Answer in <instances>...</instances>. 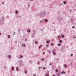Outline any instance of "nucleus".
<instances>
[{
  "mask_svg": "<svg viewBox=\"0 0 76 76\" xmlns=\"http://www.w3.org/2000/svg\"><path fill=\"white\" fill-rule=\"evenodd\" d=\"M53 54H54V56H55L56 54V53H55V51L54 50L53 52Z\"/></svg>",
  "mask_w": 76,
  "mask_h": 76,
  "instance_id": "1",
  "label": "nucleus"
},
{
  "mask_svg": "<svg viewBox=\"0 0 76 76\" xmlns=\"http://www.w3.org/2000/svg\"><path fill=\"white\" fill-rule=\"evenodd\" d=\"M15 13L16 14H17V13H18V10H16V11H15Z\"/></svg>",
  "mask_w": 76,
  "mask_h": 76,
  "instance_id": "2",
  "label": "nucleus"
},
{
  "mask_svg": "<svg viewBox=\"0 0 76 76\" xmlns=\"http://www.w3.org/2000/svg\"><path fill=\"white\" fill-rule=\"evenodd\" d=\"M2 22H4V18H2Z\"/></svg>",
  "mask_w": 76,
  "mask_h": 76,
  "instance_id": "3",
  "label": "nucleus"
},
{
  "mask_svg": "<svg viewBox=\"0 0 76 76\" xmlns=\"http://www.w3.org/2000/svg\"><path fill=\"white\" fill-rule=\"evenodd\" d=\"M46 46H47V47H49V45L48 44H47Z\"/></svg>",
  "mask_w": 76,
  "mask_h": 76,
  "instance_id": "4",
  "label": "nucleus"
},
{
  "mask_svg": "<svg viewBox=\"0 0 76 76\" xmlns=\"http://www.w3.org/2000/svg\"><path fill=\"white\" fill-rule=\"evenodd\" d=\"M63 3H64V4H66V1H64L63 2Z\"/></svg>",
  "mask_w": 76,
  "mask_h": 76,
  "instance_id": "5",
  "label": "nucleus"
},
{
  "mask_svg": "<svg viewBox=\"0 0 76 76\" xmlns=\"http://www.w3.org/2000/svg\"><path fill=\"white\" fill-rule=\"evenodd\" d=\"M61 74H63L64 73V74H65V72H61Z\"/></svg>",
  "mask_w": 76,
  "mask_h": 76,
  "instance_id": "6",
  "label": "nucleus"
},
{
  "mask_svg": "<svg viewBox=\"0 0 76 76\" xmlns=\"http://www.w3.org/2000/svg\"><path fill=\"white\" fill-rule=\"evenodd\" d=\"M45 22H47V21H48V20H47V19H45Z\"/></svg>",
  "mask_w": 76,
  "mask_h": 76,
  "instance_id": "7",
  "label": "nucleus"
},
{
  "mask_svg": "<svg viewBox=\"0 0 76 76\" xmlns=\"http://www.w3.org/2000/svg\"><path fill=\"white\" fill-rule=\"evenodd\" d=\"M57 45H58V46H61V45L60 44H58Z\"/></svg>",
  "mask_w": 76,
  "mask_h": 76,
  "instance_id": "8",
  "label": "nucleus"
},
{
  "mask_svg": "<svg viewBox=\"0 0 76 76\" xmlns=\"http://www.w3.org/2000/svg\"><path fill=\"white\" fill-rule=\"evenodd\" d=\"M60 41V42H62V41H61V39L59 40Z\"/></svg>",
  "mask_w": 76,
  "mask_h": 76,
  "instance_id": "9",
  "label": "nucleus"
},
{
  "mask_svg": "<svg viewBox=\"0 0 76 76\" xmlns=\"http://www.w3.org/2000/svg\"><path fill=\"white\" fill-rule=\"evenodd\" d=\"M13 69H14V67H12V70H13Z\"/></svg>",
  "mask_w": 76,
  "mask_h": 76,
  "instance_id": "10",
  "label": "nucleus"
},
{
  "mask_svg": "<svg viewBox=\"0 0 76 76\" xmlns=\"http://www.w3.org/2000/svg\"><path fill=\"white\" fill-rule=\"evenodd\" d=\"M10 56L8 57V58H11V56L9 55Z\"/></svg>",
  "mask_w": 76,
  "mask_h": 76,
  "instance_id": "11",
  "label": "nucleus"
},
{
  "mask_svg": "<svg viewBox=\"0 0 76 76\" xmlns=\"http://www.w3.org/2000/svg\"><path fill=\"white\" fill-rule=\"evenodd\" d=\"M18 32H19V33H20V29H19L18 31Z\"/></svg>",
  "mask_w": 76,
  "mask_h": 76,
  "instance_id": "12",
  "label": "nucleus"
},
{
  "mask_svg": "<svg viewBox=\"0 0 76 76\" xmlns=\"http://www.w3.org/2000/svg\"><path fill=\"white\" fill-rule=\"evenodd\" d=\"M8 38H10V35H8Z\"/></svg>",
  "mask_w": 76,
  "mask_h": 76,
  "instance_id": "13",
  "label": "nucleus"
},
{
  "mask_svg": "<svg viewBox=\"0 0 76 76\" xmlns=\"http://www.w3.org/2000/svg\"><path fill=\"white\" fill-rule=\"evenodd\" d=\"M49 53L50 54H51V53H50V51H49Z\"/></svg>",
  "mask_w": 76,
  "mask_h": 76,
  "instance_id": "14",
  "label": "nucleus"
},
{
  "mask_svg": "<svg viewBox=\"0 0 76 76\" xmlns=\"http://www.w3.org/2000/svg\"><path fill=\"white\" fill-rule=\"evenodd\" d=\"M25 74H26V73H27V72H26V71H25Z\"/></svg>",
  "mask_w": 76,
  "mask_h": 76,
  "instance_id": "15",
  "label": "nucleus"
},
{
  "mask_svg": "<svg viewBox=\"0 0 76 76\" xmlns=\"http://www.w3.org/2000/svg\"><path fill=\"white\" fill-rule=\"evenodd\" d=\"M75 28V26H73L72 27V28Z\"/></svg>",
  "mask_w": 76,
  "mask_h": 76,
  "instance_id": "16",
  "label": "nucleus"
},
{
  "mask_svg": "<svg viewBox=\"0 0 76 76\" xmlns=\"http://www.w3.org/2000/svg\"><path fill=\"white\" fill-rule=\"evenodd\" d=\"M64 66H65L66 67H67V66L66 65H64Z\"/></svg>",
  "mask_w": 76,
  "mask_h": 76,
  "instance_id": "17",
  "label": "nucleus"
},
{
  "mask_svg": "<svg viewBox=\"0 0 76 76\" xmlns=\"http://www.w3.org/2000/svg\"><path fill=\"white\" fill-rule=\"evenodd\" d=\"M37 43H38V42H35V44H36Z\"/></svg>",
  "mask_w": 76,
  "mask_h": 76,
  "instance_id": "18",
  "label": "nucleus"
},
{
  "mask_svg": "<svg viewBox=\"0 0 76 76\" xmlns=\"http://www.w3.org/2000/svg\"><path fill=\"white\" fill-rule=\"evenodd\" d=\"M71 56H73V54H71Z\"/></svg>",
  "mask_w": 76,
  "mask_h": 76,
  "instance_id": "19",
  "label": "nucleus"
},
{
  "mask_svg": "<svg viewBox=\"0 0 76 76\" xmlns=\"http://www.w3.org/2000/svg\"><path fill=\"white\" fill-rule=\"evenodd\" d=\"M27 40H28V39H25V41H27Z\"/></svg>",
  "mask_w": 76,
  "mask_h": 76,
  "instance_id": "20",
  "label": "nucleus"
},
{
  "mask_svg": "<svg viewBox=\"0 0 76 76\" xmlns=\"http://www.w3.org/2000/svg\"><path fill=\"white\" fill-rule=\"evenodd\" d=\"M62 37V38H64V36H63Z\"/></svg>",
  "mask_w": 76,
  "mask_h": 76,
  "instance_id": "21",
  "label": "nucleus"
},
{
  "mask_svg": "<svg viewBox=\"0 0 76 76\" xmlns=\"http://www.w3.org/2000/svg\"><path fill=\"white\" fill-rule=\"evenodd\" d=\"M55 71L56 72H58V71L57 70H56Z\"/></svg>",
  "mask_w": 76,
  "mask_h": 76,
  "instance_id": "22",
  "label": "nucleus"
},
{
  "mask_svg": "<svg viewBox=\"0 0 76 76\" xmlns=\"http://www.w3.org/2000/svg\"><path fill=\"white\" fill-rule=\"evenodd\" d=\"M44 58H42V61H44Z\"/></svg>",
  "mask_w": 76,
  "mask_h": 76,
  "instance_id": "23",
  "label": "nucleus"
},
{
  "mask_svg": "<svg viewBox=\"0 0 76 76\" xmlns=\"http://www.w3.org/2000/svg\"><path fill=\"white\" fill-rule=\"evenodd\" d=\"M15 43H17V40H16V41H15Z\"/></svg>",
  "mask_w": 76,
  "mask_h": 76,
  "instance_id": "24",
  "label": "nucleus"
},
{
  "mask_svg": "<svg viewBox=\"0 0 76 76\" xmlns=\"http://www.w3.org/2000/svg\"><path fill=\"white\" fill-rule=\"evenodd\" d=\"M22 57H23V56H20V58H22Z\"/></svg>",
  "mask_w": 76,
  "mask_h": 76,
  "instance_id": "25",
  "label": "nucleus"
},
{
  "mask_svg": "<svg viewBox=\"0 0 76 76\" xmlns=\"http://www.w3.org/2000/svg\"><path fill=\"white\" fill-rule=\"evenodd\" d=\"M31 31V30H28V32H30V31Z\"/></svg>",
  "mask_w": 76,
  "mask_h": 76,
  "instance_id": "26",
  "label": "nucleus"
},
{
  "mask_svg": "<svg viewBox=\"0 0 76 76\" xmlns=\"http://www.w3.org/2000/svg\"><path fill=\"white\" fill-rule=\"evenodd\" d=\"M43 69H45V67H43Z\"/></svg>",
  "mask_w": 76,
  "mask_h": 76,
  "instance_id": "27",
  "label": "nucleus"
},
{
  "mask_svg": "<svg viewBox=\"0 0 76 76\" xmlns=\"http://www.w3.org/2000/svg\"><path fill=\"white\" fill-rule=\"evenodd\" d=\"M58 37H59V38H61V36H58Z\"/></svg>",
  "mask_w": 76,
  "mask_h": 76,
  "instance_id": "28",
  "label": "nucleus"
},
{
  "mask_svg": "<svg viewBox=\"0 0 76 76\" xmlns=\"http://www.w3.org/2000/svg\"><path fill=\"white\" fill-rule=\"evenodd\" d=\"M18 67H17L16 68V70H18Z\"/></svg>",
  "mask_w": 76,
  "mask_h": 76,
  "instance_id": "29",
  "label": "nucleus"
},
{
  "mask_svg": "<svg viewBox=\"0 0 76 76\" xmlns=\"http://www.w3.org/2000/svg\"><path fill=\"white\" fill-rule=\"evenodd\" d=\"M50 42V40H49L48 42V43H49V42Z\"/></svg>",
  "mask_w": 76,
  "mask_h": 76,
  "instance_id": "30",
  "label": "nucleus"
},
{
  "mask_svg": "<svg viewBox=\"0 0 76 76\" xmlns=\"http://www.w3.org/2000/svg\"><path fill=\"white\" fill-rule=\"evenodd\" d=\"M2 4H4V2H2Z\"/></svg>",
  "mask_w": 76,
  "mask_h": 76,
  "instance_id": "31",
  "label": "nucleus"
},
{
  "mask_svg": "<svg viewBox=\"0 0 76 76\" xmlns=\"http://www.w3.org/2000/svg\"><path fill=\"white\" fill-rule=\"evenodd\" d=\"M41 46H40V47H39V48H41Z\"/></svg>",
  "mask_w": 76,
  "mask_h": 76,
  "instance_id": "32",
  "label": "nucleus"
},
{
  "mask_svg": "<svg viewBox=\"0 0 76 76\" xmlns=\"http://www.w3.org/2000/svg\"><path fill=\"white\" fill-rule=\"evenodd\" d=\"M57 60H58V58H57Z\"/></svg>",
  "mask_w": 76,
  "mask_h": 76,
  "instance_id": "33",
  "label": "nucleus"
},
{
  "mask_svg": "<svg viewBox=\"0 0 76 76\" xmlns=\"http://www.w3.org/2000/svg\"><path fill=\"white\" fill-rule=\"evenodd\" d=\"M43 54H45V52H44Z\"/></svg>",
  "mask_w": 76,
  "mask_h": 76,
  "instance_id": "34",
  "label": "nucleus"
},
{
  "mask_svg": "<svg viewBox=\"0 0 76 76\" xmlns=\"http://www.w3.org/2000/svg\"><path fill=\"white\" fill-rule=\"evenodd\" d=\"M23 47H25V45H24L23 46Z\"/></svg>",
  "mask_w": 76,
  "mask_h": 76,
  "instance_id": "35",
  "label": "nucleus"
},
{
  "mask_svg": "<svg viewBox=\"0 0 76 76\" xmlns=\"http://www.w3.org/2000/svg\"><path fill=\"white\" fill-rule=\"evenodd\" d=\"M39 64V62L38 63V65Z\"/></svg>",
  "mask_w": 76,
  "mask_h": 76,
  "instance_id": "36",
  "label": "nucleus"
},
{
  "mask_svg": "<svg viewBox=\"0 0 76 76\" xmlns=\"http://www.w3.org/2000/svg\"><path fill=\"white\" fill-rule=\"evenodd\" d=\"M52 45H54V44H51Z\"/></svg>",
  "mask_w": 76,
  "mask_h": 76,
  "instance_id": "37",
  "label": "nucleus"
},
{
  "mask_svg": "<svg viewBox=\"0 0 76 76\" xmlns=\"http://www.w3.org/2000/svg\"><path fill=\"white\" fill-rule=\"evenodd\" d=\"M22 46H23V44H22Z\"/></svg>",
  "mask_w": 76,
  "mask_h": 76,
  "instance_id": "38",
  "label": "nucleus"
},
{
  "mask_svg": "<svg viewBox=\"0 0 76 76\" xmlns=\"http://www.w3.org/2000/svg\"><path fill=\"white\" fill-rule=\"evenodd\" d=\"M56 76V75H53V76Z\"/></svg>",
  "mask_w": 76,
  "mask_h": 76,
  "instance_id": "39",
  "label": "nucleus"
},
{
  "mask_svg": "<svg viewBox=\"0 0 76 76\" xmlns=\"http://www.w3.org/2000/svg\"><path fill=\"white\" fill-rule=\"evenodd\" d=\"M18 71H19V69H17Z\"/></svg>",
  "mask_w": 76,
  "mask_h": 76,
  "instance_id": "40",
  "label": "nucleus"
},
{
  "mask_svg": "<svg viewBox=\"0 0 76 76\" xmlns=\"http://www.w3.org/2000/svg\"><path fill=\"white\" fill-rule=\"evenodd\" d=\"M61 36H62V37H63V35H61Z\"/></svg>",
  "mask_w": 76,
  "mask_h": 76,
  "instance_id": "41",
  "label": "nucleus"
},
{
  "mask_svg": "<svg viewBox=\"0 0 76 76\" xmlns=\"http://www.w3.org/2000/svg\"><path fill=\"white\" fill-rule=\"evenodd\" d=\"M34 0H31V1H33Z\"/></svg>",
  "mask_w": 76,
  "mask_h": 76,
  "instance_id": "42",
  "label": "nucleus"
},
{
  "mask_svg": "<svg viewBox=\"0 0 76 76\" xmlns=\"http://www.w3.org/2000/svg\"><path fill=\"white\" fill-rule=\"evenodd\" d=\"M54 40V39H52V41H53Z\"/></svg>",
  "mask_w": 76,
  "mask_h": 76,
  "instance_id": "43",
  "label": "nucleus"
},
{
  "mask_svg": "<svg viewBox=\"0 0 76 76\" xmlns=\"http://www.w3.org/2000/svg\"><path fill=\"white\" fill-rule=\"evenodd\" d=\"M13 33H14V34H15V32H13Z\"/></svg>",
  "mask_w": 76,
  "mask_h": 76,
  "instance_id": "44",
  "label": "nucleus"
},
{
  "mask_svg": "<svg viewBox=\"0 0 76 76\" xmlns=\"http://www.w3.org/2000/svg\"><path fill=\"white\" fill-rule=\"evenodd\" d=\"M39 69H40V68H41V67L40 66H39Z\"/></svg>",
  "mask_w": 76,
  "mask_h": 76,
  "instance_id": "45",
  "label": "nucleus"
},
{
  "mask_svg": "<svg viewBox=\"0 0 76 76\" xmlns=\"http://www.w3.org/2000/svg\"><path fill=\"white\" fill-rule=\"evenodd\" d=\"M41 46H42V45H41L40 46L41 47Z\"/></svg>",
  "mask_w": 76,
  "mask_h": 76,
  "instance_id": "46",
  "label": "nucleus"
},
{
  "mask_svg": "<svg viewBox=\"0 0 76 76\" xmlns=\"http://www.w3.org/2000/svg\"><path fill=\"white\" fill-rule=\"evenodd\" d=\"M1 35V34H0V35Z\"/></svg>",
  "mask_w": 76,
  "mask_h": 76,
  "instance_id": "47",
  "label": "nucleus"
},
{
  "mask_svg": "<svg viewBox=\"0 0 76 76\" xmlns=\"http://www.w3.org/2000/svg\"><path fill=\"white\" fill-rule=\"evenodd\" d=\"M76 38V37H74V38Z\"/></svg>",
  "mask_w": 76,
  "mask_h": 76,
  "instance_id": "48",
  "label": "nucleus"
},
{
  "mask_svg": "<svg viewBox=\"0 0 76 76\" xmlns=\"http://www.w3.org/2000/svg\"><path fill=\"white\" fill-rule=\"evenodd\" d=\"M48 42V41H46V42Z\"/></svg>",
  "mask_w": 76,
  "mask_h": 76,
  "instance_id": "49",
  "label": "nucleus"
},
{
  "mask_svg": "<svg viewBox=\"0 0 76 76\" xmlns=\"http://www.w3.org/2000/svg\"><path fill=\"white\" fill-rule=\"evenodd\" d=\"M50 65H51V64H49Z\"/></svg>",
  "mask_w": 76,
  "mask_h": 76,
  "instance_id": "50",
  "label": "nucleus"
},
{
  "mask_svg": "<svg viewBox=\"0 0 76 76\" xmlns=\"http://www.w3.org/2000/svg\"><path fill=\"white\" fill-rule=\"evenodd\" d=\"M41 22H42V23H43V21L42 22L41 21Z\"/></svg>",
  "mask_w": 76,
  "mask_h": 76,
  "instance_id": "51",
  "label": "nucleus"
},
{
  "mask_svg": "<svg viewBox=\"0 0 76 76\" xmlns=\"http://www.w3.org/2000/svg\"><path fill=\"white\" fill-rule=\"evenodd\" d=\"M10 13H12V12H10Z\"/></svg>",
  "mask_w": 76,
  "mask_h": 76,
  "instance_id": "52",
  "label": "nucleus"
},
{
  "mask_svg": "<svg viewBox=\"0 0 76 76\" xmlns=\"http://www.w3.org/2000/svg\"><path fill=\"white\" fill-rule=\"evenodd\" d=\"M20 57H21V56H22V55H20Z\"/></svg>",
  "mask_w": 76,
  "mask_h": 76,
  "instance_id": "53",
  "label": "nucleus"
},
{
  "mask_svg": "<svg viewBox=\"0 0 76 76\" xmlns=\"http://www.w3.org/2000/svg\"><path fill=\"white\" fill-rule=\"evenodd\" d=\"M70 64H72V63H71Z\"/></svg>",
  "mask_w": 76,
  "mask_h": 76,
  "instance_id": "54",
  "label": "nucleus"
},
{
  "mask_svg": "<svg viewBox=\"0 0 76 76\" xmlns=\"http://www.w3.org/2000/svg\"><path fill=\"white\" fill-rule=\"evenodd\" d=\"M15 35V34H13V35Z\"/></svg>",
  "mask_w": 76,
  "mask_h": 76,
  "instance_id": "55",
  "label": "nucleus"
},
{
  "mask_svg": "<svg viewBox=\"0 0 76 76\" xmlns=\"http://www.w3.org/2000/svg\"><path fill=\"white\" fill-rule=\"evenodd\" d=\"M64 72V71H62V72Z\"/></svg>",
  "mask_w": 76,
  "mask_h": 76,
  "instance_id": "56",
  "label": "nucleus"
},
{
  "mask_svg": "<svg viewBox=\"0 0 76 76\" xmlns=\"http://www.w3.org/2000/svg\"><path fill=\"white\" fill-rule=\"evenodd\" d=\"M51 64H53V63H52Z\"/></svg>",
  "mask_w": 76,
  "mask_h": 76,
  "instance_id": "57",
  "label": "nucleus"
},
{
  "mask_svg": "<svg viewBox=\"0 0 76 76\" xmlns=\"http://www.w3.org/2000/svg\"><path fill=\"white\" fill-rule=\"evenodd\" d=\"M58 70L57 69H56V70Z\"/></svg>",
  "mask_w": 76,
  "mask_h": 76,
  "instance_id": "58",
  "label": "nucleus"
},
{
  "mask_svg": "<svg viewBox=\"0 0 76 76\" xmlns=\"http://www.w3.org/2000/svg\"><path fill=\"white\" fill-rule=\"evenodd\" d=\"M54 31H55V30H54Z\"/></svg>",
  "mask_w": 76,
  "mask_h": 76,
  "instance_id": "59",
  "label": "nucleus"
},
{
  "mask_svg": "<svg viewBox=\"0 0 76 76\" xmlns=\"http://www.w3.org/2000/svg\"><path fill=\"white\" fill-rule=\"evenodd\" d=\"M36 76V75H35L34 76Z\"/></svg>",
  "mask_w": 76,
  "mask_h": 76,
  "instance_id": "60",
  "label": "nucleus"
},
{
  "mask_svg": "<svg viewBox=\"0 0 76 76\" xmlns=\"http://www.w3.org/2000/svg\"><path fill=\"white\" fill-rule=\"evenodd\" d=\"M0 21H1V20H0Z\"/></svg>",
  "mask_w": 76,
  "mask_h": 76,
  "instance_id": "61",
  "label": "nucleus"
},
{
  "mask_svg": "<svg viewBox=\"0 0 76 76\" xmlns=\"http://www.w3.org/2000/svg\"><path fill=\"white\" fill-rule=\"evenodd\" d=\"M34 76V74L33 75Z\"/></svg>",
  "mask_w": 76,
  "mask_h": 76,
  "instance_id": "62",
  "label": "nucleus"
},
{
  "mask_svg": "<svg viewBox=\"0 0 76 76\" xmlns=\"http://www.w3.org/2000/svg\"><path fill=\"white\" fill-rule=\"evenodd\" d=\"M55 76H57V75H56V76L55 75Z\"/></svg>",
  "mask_w": 76,
  "mask_h": 76,
  "instance_id": "63",
  "label": "nucleus"
},
{
  "mask_svg": "<svg viewBox=\"0 0 76 76\" xmlns=\"http://www.w3.org/2000/svg\"><path fill=\"white\" fill-rule=\"evenodd\" d=\"M59 39H60V38H59Z\"/></svg>",
  "mask_w": 76,
  "mask_h": 76,
  "instance_id": "64",
  "label": "nucleus"
}]
</instances>
